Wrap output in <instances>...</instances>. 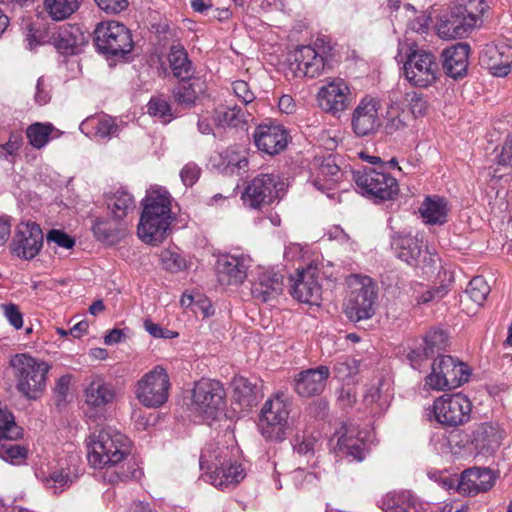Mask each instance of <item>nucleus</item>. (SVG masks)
Instances as JSON below:
<instances>
[{
    "label": "nucleus",
    "instance_id": "54",
    "mask_svg": "<svg viewBox=\"0 0 512 512\" xmlns=\"http://www.w3.org/2000/svg\"><path fill=\"white\" fill-rule=\"evenodd\" d=\"M406 100L408 102L411 113L415 117H420L426 114L428 109V102L424 98L423 94L418 92L407 93Z\"/></svg>",
    "mask_w": 512,
    "mask_h": 512
},
{
    "label": "nucleus",
    "instance_id": "55",
    "mask_svg": "<svg viewBox=\"0 0 512 512\" xmlns=\"http://www.w3.org/2000/svg\"><path fill=\"white\" fill-rule=\"evenodd\" d=\"M232 90L235 96L245 105H250L255 100V94L249 87V84L243 80H237L232 83Z\"/></svg>",
    "mask_w": 512,
    "mask_h": 512
},
{
    "label": "nucleus",
    "instance_id": "17",
    "mask_svg": "<svg viewBox=\"0 0 512 512\" xmlns=\"http://www.w3.org/2000/svg\"><path fill=\"white\" fill-rule=\"evenodd\" d=\"M380 102L372 97L362 98L351 114V129L357 137L374 136L382 126Z\"/></svg>",
    "mask_w": 512,
    "mask_h": 512
},
{
    "label": "nucleus",
    "instance_id": "38",
    "mask_svg": "<svg viewBox=\"0 0 512 512\" xmlns=\"http://www.w3.org/2000/svg\"><path fill=\"white\" fill-rule=\"evenodd\" d=\"M81 2L82 0H44L43 6L52 20L63 21L79 9Z\"/></svg>",
    "mask_w": 512,
    "mask_h": 512
},
{
    "label": "nucleus",
    "instance_id": "23",
    "mask_svg": "<svg viewBox=\"0 0 512 512\" xmlns=\"http://www.w3.org/2000/svg\"><path fill=\"white\" fill-rule=\"evenodd\" d=\"M288 136L282 125L273 122L258 125L253 134L256 147L271 156L279 154L287 147Z\"/></svg>",
    "mask_w": 512,
    "mask_h": 512
},
{
    "label": "nucleus",
    "instance_id": "8",
    "mask_svg": "<svg viewBox=\"0 0 512 512\" xmlns=\"http://www.w3.org/2000/svg\"><path fill=\"white\" fill-rule=\"evenodd\" d=\"M470 375L471 369L466 363L450 355H442L434 360L425 382L433 390H450L468 382Z\"/></svg>",
    "mask_w": 512,
    "mask_h": 512
},
{
    "label": "nucleus",
    "instance_id": "3",
    "mask_svg": "<svg viewBox=\"0 0 512 512\" xmlns=\"http://www.w3.org/2000/svg\"><path fill=\"white\" fill-rule=\"evenodd\" d=\"M171 197L167 190H151L143 199V211L138 224L139 238L156 245L165 238L171 224Z\"/></svg>",
    "mask_w": 512,
    "mask_h": 512
},
{
    "label": "nucleus",
    "instance_id": "62",
    "mask_svg": "<svg viewBox=\"0 0 512 512\" xmlns=\"http://www.w3.org/2000/svg\"><path fill=\"white\" fill-rule=\"evenodd\" d=\"M71 383V377L69 375L61 376L54 387V394L56 398L57 405L59 406L61 403L66 401V397L69 392Z\"/></svg>",
    "mask_w": 512,
    "mask_h": 512
},
{
    "label": "nucleus",
    "instance_id": "32",
    "mask_svg": "<svg viewBox=\"0 0 512 512\" xmlns=\"http://www.w3.org/2000/svg\"><path fill=\"white\" fill-rule=\"evenodd\" d=\"M49 42L59 53L73 55L78 53L84 44V35L78 27L66 25L54 32Z\"/></svg>",
    "mask_w": 512,
    "mask_h": 512
},
{
    "label": "nucleus",
    "instance_id": "57",
    "mask_svg": "<svg viewBox=\"0 0 512 512\" xmlns=\"http://www.w3.org/2000/svg\"><path fill=\"white\" fill-rule=\"evenodd\" d=\"M404 112L392 110L388 112V117L385 124V129L388 134H392L396 131L403 130L406 128L407 123L404 117Z\"/></svg>",
    "mask_w": 512,
    "mask_h": 512
},
{
    "label": "nucleus",
    "instance_id": "47",
    "mask_svg": "<svg viewBox=\"0 0 512 512\" xmlns=\"http://www.w3.org/2000/svg\"><path fill=\"white\" fill-rule=\"evenodd\" d=\"M147 106L148 113L163 124H167L175 118L170 102L163 97H152Z\"/></svg>",
    "mask_w": 512,
    "mask_h": 512
},
{
    "label": "nucleus",
    "instance_id": "13",
    "mask_svg": "<svg viewBox=\"0 0 512 512\" xmlns=\"http://www.w3.org/2000/svg\"><path fill=\"white\" fill-rule=\"evenodd\" d=\"M472 403L462 393L444 394L434 400L430 409L434 419L443 426L456 427L469 421Z\"/></svg>",
    "mask_w": 512,
    "mask_h": 512
},
{
    "label": "nucleus",
    "instance_id": "6",
    "mask_svg": "<svg viewBox=\"0 0 512 512\" xmlns=\"http://www.w3.org/2000/svg\"><path fill=\"white\" fill-rule=\"evenodd\" d=\"M360 193L374 202L393 200L399 193L398 181L382 169L363 168L353 171Z\"/></svg>",
    "mask_w": 512,
    "mask_h": 512
},
{
    "label": "nucleus",
    "instance_id": "61",
    "mask_svg": "<svg viewBox=\"0 0 512 512\" xmlns=\"http://www.w3.org/2000/svg\"><path fill=\"white\" fill-rule=\"evenodd\" d=\"M47 241L54 242L59 247L70 249L74 246V239L61 230H50L47 234Z\"/></svg>",
    "mask_w": 512,
    "mask_h": 512
},
{
    "label": "nucleus",
    "instance_id": "43",
    "mask_svg": "<svg viewBox=\"0 0 512 512\" xmlns=\"http://www.w3.org/2000/svg\"><path fill=\"white\" fill-rule=\"evenodd\" d=\"M246 150L241 146H232L225 149L221 154L222 165L230 172L244 169L248 165Z\"/></svg>",
    "mask_w": 512,
    "mask_h": 512
},
{
    "label": "nucleus",
    "instance_id": "51",
    "mask_svg": "<svg viewBox=\"0 0 512 512\" xmlns=\"http://www.w3.org/2000/svg\"><path fill=\"white\" fill-rule=\"evenodd\" d=\"M402 9L408 13L411 12L416 15L413 19H411L408 23V30L411 32H415L418 34L427 33L430 25V16H428L425 12H421L416 14L414 7L406 3L403 5Z\"/></svg>",
    "mask_w": 512,
    "mask_h": 512
},
{
    "label": "nucleus",
    "instance_id": "25",
    "mask_svg": "<svg viewBox=\"0 0 512 512\" xmlns=\"http://www.w3.org/2000/svg\"><path fill=\"white\" fill-rule=\"evenodd\" d=\"M330 376V369L320 365L316 368L302 370L294 377V390L300 397L320 395Z\"/></svg>",
    "mask_w": 512,
    "mask_h": 512
},
{
    "label": "nucleus",
    "instance_id": "12",
    "mask_svg": "<svg viewBox=\"0 0 512 512\" xmlns=\"http://www.w3.org/2000/svg\"><path fill=\"white\" fill-rule=\"evenodd\" d=\"M225 396V389L219 381L201 379L193 388L191 409L204 420H213L224 410Z\"/></svg>",
    "mask_w": 512,
    "mask_h": 512
},
{
    "label": "nucleus",
    "instance_id": "21",
    "mask_svg": "<svg viewBox=\"0 0 512 512\" xmlns=\"http://www.w3.org/2000/svg\"><path fill=\"white\" fill-rule=\"evenodd\" d=\"M480 64L493 76H507L511 71L512 45L504 42L485 45L480 53Z\"/></svg>",
    "mask_w": 512,
    "mask_h": 512
},
{
    "label": "nucleus",
    "instance_id": "9",
    "mask_svg": "<svg viewBox=\"0 0 512 512\" xmlns=\"http://www.w3.org/2000/svg\"><path fill=\"white\" fill-rule=\"evenodd\" d=\"M170 388L171 383L166 369L155 366L135 383L133 391L141 405L156 409L167 402Z\"/></svg>",
    "mask_w": 512,
    "mask_h": 512
},
{
    "label": "nucleus",
    "instance_id": "2",
    "mask_svg": "<svg viewBox=\"0 0 512 512\" xmlns=\"http://www.w3.org/2000/svg\"><path fill=\"white\" fill-rule=\"evenodd\" d=\"M236 447L219 446L216 443L208 444L200 456V468L210 483L221 489L237 485L245 478L241 464L237 463Z\"/></svg>",
    "mask_w": 512,
    "mask_h": 512
},
{
    "label": "nucleus",
    "instance_id": "36",
    "mask_svg": "<svg viewBox=\"0 0 512 512\" xmlns=\"http://www.w3.org/2000/svg\"><path fill=\"white\" fill-rule=\"evenodd\" d=\"M168 61L173 75L179 80L194 76L193 63L188 58V54L183 46H172L168 54Z\"/></svg>",
    "mask_w": 512,
    "mask_h": 512
},
{
    "label": "nucleus",
    "instance_id": "63",
    "mask_svg": "<svg viewBox=\"0 0 512 512\" xmlns=\"http://www.w3.org/2000/svg\"><path fill=\"white\" fill-rule=\"evenodd\" d=\"M22 145V136L19 133H11L9 140L0 145V155L3 154V151L6 152L7 155H14Z\"/></svg>",
    "mask_w": 512,
    "mask_h": 512
},
{
    "label": "nucleus",
    "instance_id": "20",
    "mask_svg": "<svg viewBox=\"0 0 512 512\" xmlns=\"http://www.w3.org/2000/svg\"><path fill=\"white\" fill-rule=\"evenodd\" d=\"M251 264L248 255L224 254L218 257L216 271L221 285H240L247 278V271Z\"/></svg>",
    "mask_w": 512,
    "mask_h": 512
},
{
    "label": "nucleus",
    "instance_id": "31",
    "mask_svg": "<svg viewBox=\"0 0 512 512\" xmlns=\"http://www.w3.org/2000/svg\"><path fill=\"white\" fill-rule=\"evenodd\" d=\"M338 433L340 435L335 450L351 460L362 461L365 458L366 442L361 433L347 426H343Z\"/></svg>",
    "mask_w": 512,
    "mask_h": 512
},
{
    "label": "nucleus",
    "instance_id": "19",
    "mask_svg": "<svg viewBox=\"0 0 512 512\" xmlns=\"http://www.w3.org/2000/svg\"><path fill=\"white\" fill-rule=\"evenodd\" d=\"M43 245V232L35 222H25L18 225L12 241V251L20 258L30 260L40 252Z\"/></svg>",
    "mask_w": 512,
    "mask_h": 512
},
{
    "label": "nucleus",
    "instance_id": "58",
    "mask_svg": "<svg viewBox=\"0 0 512 512\" xmlns=\"http://www.w3.org/2000/svg\"><path fill=\"white\" fill-rule=\"evenodd\" d=\"M97 6L107 14L116 15L126 10L129 6L128 0H94Z\"/></svg>",
    "mask_w": 512,
    "mask_h": 512
},
{
    "label": "nucleus",
    "instance_id": "49",
    "mask_svg": "<svg viewBox=\"0 0 512 512\" xmlns=\"http://www.w3.org/2000/svg\"><path fill=\"white\" fill-rule=\"evenodd\" d=\"M359 361L351 357L340 358L333 367L336 378L345 381L353 378L359 372Z\"/></svg>",
    "mask_w": 512,
    "mask_h": 512
},
{
    "label": "nucleus",
    "instance_id": "10",
    "mask_svg": "<svg viewBox=\"0 0 512 512\" xmlns=\"http://www.w3.org/2000/svg\"><path fill=\"white\" fill-rule=\"evenodd\" d=\"M97 50L107 56H124L133 49L131 31L118 21L99 23L94 30Z\"/></svg>",
    "mask_w": 512,
    "mask_h": 512
},
{
    "label": "nucleus",
    "instance_id": "5",
    "mask_svg": "<svg viewBox=\"0 0 512 512\" xmlns=\"http://www.w3.org/2000/svg\"><path fill=\"white\" fill-rule=\"evenodd\" d=\"M350 294L346 303V315L353 322L371 318L375 313L377 287L369 276L352 274L347 278Z\"/></svg>",
    "mask_w": 512,
    "mask_h": 512
},
{
    "label": "nucleus",
    "instance_id": "15",
    "mask_svg": "<svg viewBox=\"0 0 512 512\" xmlns=\"http://www.w3.org/2000/svg\"><path fill=\"white\" fill-rule=\"evenodd\" d=\"M392 247L397 257L411 266L425 269L435 264V255L428 250L422 233L397 236Z\"/></svg>",
    "mask_w": 512,
    "mask_h": 512
},
{
    "label": "nucleus",
    "instance_id": "39",
    "mask_svg": "<svg viewBox=\"0 0 512 512\" xmlns=\"http://www.w3.org/2000/svg\"><path fill=\"white\" fill-rule=\"evenodd\" d=\"M108 209L112 217L117 220H123L130 212L135 209V201L133 196L127 191L118 190L109 197Z\"/></svg>",
    "mask_w": 512,
    "mask_h": 512
},
{
    "label": "nucleus",
    "instance_id": "7",
    "mask_svg": "<svg viewBox=\"0 0 512 512\" xmlns=\"http://www.w3.org/2000/svg\"><path fill=\"white\" fill-rule=\"evenodd\" d=\"M286 186V182L278 172L261 173L246 185L241 198L244 205L261 209L280 198Z\"/></svg>",
    "mask_w": 512,
    "mask_h": 512
},
{
    "label": "nucleus",
    "instance_id": "45",
    "mask_svg": "<svg viewBox=\"0 0 512 512\" xmlns=\"http://www.w3.org/2000/svg\"><path fill=\"white\" fill-rule=\"evenodd\" d=\"M22 436V428L19 427L13 415L0 403V441L16 440Z\"/></svg>",
    "mask_w": 512,
    "mask_h": 512
},
{
    "label": "nucleus",
    "instance_id": "35",
    "mask_svg": "<svg viewBox=\"0 0 512 512\" xmlns=\"http://www.w3.org/2000/svg\"><path fill=\"white\" fill-rule=\"evenodd\" d=\"M419 212L427 224L442 225L447 222V202L437 195L427 196L421 204Z\"/></svg>",
    "mask_w": 512,
    "mask_h": 512
},
{
    "label": "nucleus",
    "instance_id": "11",
    "mask_svg": "<svg viewBox=\"0 0 512 512\" xmlns=\"http://www.w3.org/2000/svg\"><path fill=\"white\" fill-rule=\"evenodd\" d=\"M403 69L405 78L411 85L423 88L435 83L439 74L436 56L419 49L417 45L409 48Z\"/></svg>",
    "mask_w": 512,
    "mask_h": 512
},
{
    "label": "nucleus",
    "instance_id": "30",
    "mask_svg": "<svg viewBox=\"0 0 512 512\" xmlns=\"http://www.w3.org/2000/svg\"><path fill=\"white\" fill-rule=\"evenodd\" d=\"M470 46L458 43L442 52L443 69L451 78L457 79L466 75L468 68Z\"/></svg>",
    "mask_w": 512,
    "mask_h": 512
},
{
    "label": "nucleus",
    "instance_id": "60",
    "mask_svg": "<svg viewBox=\"0 0 512 512\" xmlns=\"http://www.w3.org/2000/svg\"><path fill=\"white\" fill-rule=\"evenodd\" d=\"M3 312L8 322L15 328L20 329L23 326V317L17 305L13 303L3 304Z\"/></svg>",
    "mask_w": 512,
    "mask_h": 512
},
{
    "label": "nucleus",
    "instance_id": "22",
    "mask_svg": "<svg viewBox=\"0 0 512 512\" xmlns=\"http://www.w3.org/2000/svg\"><path fill=\"white\" fill-rule=\"evenodd\" d=\"M289 70L297 78H314L321 74L325 62L312 46H301L296 49L289 57Z\"/></svg>",
    "mask_w": 512,
    "mask_h": 512
},
{
    "label": "nucleus",
    "instance_id": "24",
    "mask_svg": "<svg viewBox=\"0 0 512 512\" xmlns=\"http://www.w3.org/2000/svg\"><path fill=\"white\" fill-rule=\"evenodd\" d=\"M350 95V88L345 80L342 78H333L319 89V105L327 112H342L349 105Z\"/></svg>",
    "mask_w": 512,
    "mask_h": 512
},
{
    "label": "nucleus",
    "instance_id": "29",
    "mask_svg": "<svg viewBox=\"0 0 512 512\" xmlns=\"http://www.w3.org/2000/svg\"><path fill=\"white\" fill-rule=\"evenodd\" d=\"M206 91V83L199 76L180 79L172 89L174 101L183 108H192Z\"/></svg>",
    "mask_w": 512,
    "mask_h": 512
},
{
    "label": "nucleus",
    "instance_id": "52",
    "mask_svg": "<svg viewBox=\"0 0 512 512\" xmlns=\"http://www.w3.org/2000/svg\"><path fill=\"white\" fill-rule=\"evenodd\" d=\"M163 268L171 273H177L186 268V260L176 251L163 250L160 254Z\"/></svg>",
    "mask_w": 512,
    "mask_h": 512
},
{
    "label": "nucleus",
    "instance_id": "28",
    "mask_svg": "<svg viewBox=\"0 0 512 512\" xmlns=\"http://www.w3.org/2000/svg\"><path fill=\"white\" fill-rule=\"evenodd\" d=\"M84 398L88 407L103 409L114 402L116 390L114 385L102 376L94 375L84 388Z\"/></svg>",
    "mask_w": 512,
    "mask_h": 512
},
{
    "label": "nucleus",
    "instance_id": "53",
    "mask_svg": "<svg viewBox=\"0 0 512 512\" xmlns=\"http://www.w3.org/2000/svg\"><path fill=\"white\" fill-rule=\"evenodd\" d=\"M94 236L102 242L113 243L117 237L116 231L108 221L96 220L92 227Z\"/></svg>",
    "mask_w": 512,
    "mask_h": 512
},
{
    "label": "nucleus",
    "instance_id": "14",
    "mask_svg": "<svg viewBox=\"0 0 512 512\" xmlns=\"http://www.w3.org/2000/svg\"><path fill=\"white\" fill-rule=\"evenodd\" d=\"M289 404L279 395L268 399L259 418L261 434L269 440H282L288 428Z\"/></svg>",
    "mask_w": 512,
    "mask_h": 512
},
{
    "label": "nucleus",
    "instance_id": "1",
    "mask_svg": "<svg viewBox=\"0 0 512 512\" xmlns=\"http://www.w3.org/2000/svg\"><path fill=\"white\" fill-rule=\"evenodd\" d=\"M88 441V461L95 468H106L110 483L140 478L142 472L134 461L121 464L130 454V440L115 428L102 427L92 432Z\"/></svg>",
    "mask_w": 512,
    "mask_h": 512
},
{
    "label": "nucleus",
    "instance_id": "26",
    "mask_svg": "<svg viewBox=\"0 0 512 512\" xmlns=\"http://www.w3.org/2000/svg\"><path fill=\"white\" fill-rule=\"evenodd\" d=\"M496 474L489 468L473 467L462 472L458 484L461 494L474 496L490 490L496 481Z\"/></svg>",
    "mask_w": 512,
    "mask_h": 512
},
{
    "label": "nucleus",
    "instance_id": "44",
    "mask_svg": "<svg viewBox=\"0 0 512 512\" xmlns=\"http://www.w3.org/2000/svg\"><path fill=\"white\" fill-rule=\"evenodd\" d=\"M448 334L442 329H433L427 332L423 339L424 356L432 357L448 346Z\"/></svg>",
    "mask_w": 512,
    "mask_h": 512
},
{
    "label": "nucleus",
    "instance_id": "64",
    "mask_svg": "<svg viewBox=\"0 0 512 512\" xmlns=\"http://www.w3.org/2000/svg\"><path fill=\"white\" fill-rule=\"evenodd\" d=\"M498 163L512 167V135L507 137L498 156Z\"/></svg>",
    "mask_w": 512,
    "mask_h": 512
},
{
    "label": "nucleus",
    "instance_id": "18",
    "mask_svg": "<svg viewBox=\"0 0 512 512\" xmlns=\"http://www.w3.org/2000/svg\"><path fill=\"white\" fill-rule=\"evenodd\" d=\"M290 281L292 282L290 293L294 299L311 305L319 303L322 288L318 282L317 267L310 265L305 269L297 270Z\"/></svg>",
    "mask_w": 512,
    "mask_h": 512
},
{
    "label": "nucleus",
    "instance_id": "27",
    "mask_svg": "<svg viewBox=\"0 0 512 512\" xmlns=\"http://www.w3.org/2000/svg\"><path fill=\"white\" fill-rule=\"evenodd\" d=\"M283 289V276L273 270H264L252 282L251 294L255 300L268 303L276 300Z\"/></svg>",
    "mask_w": 512,
    "mask_h": 512
},
{
    "label": "nucleus",
    "instance_id": "50",
    "mask_svg": "<svg viewBox=\"0 0 512 512\" xmlns=\"http://www.w3.org/2000/svg\"><path fill=\"white\" fill-rule=\"evenodd\" d=\"M0 441V456L12 464H20L27 458V449L24 446Z\"/></svg>",
    "mask_w": 512,
    "mask_h": 512
},
{
    "label": "nucleus",
    "instance_id": "33",
    "mask_svg": "<svg viewBox=\"0 0 512 512\" xmlns=\"http://www.w3.org/2000/svg\"><path fill=\"white\" fill-rule=\"evenodd\" d=\"M385 512H425L423 504L409 491L388 493L382 500Z\"/></svg>",
    "mask_w": 512,
    "mask_h": 512
},
{
    "label": "nucleus",
    "instance_id": "34",
    "mask_svg": "<svg viewBox=\"0 0 512 512\" xmlns=\"http://www.w3.org/2000/svg\"><path fill=\"white\" fill-rule=\"evenodd\" d=\"M502 434L497 426L490 423L479 424L472 432L471 441L481 451L489 452L499 447Z\"/></svg>",
    "mask_w": 512,
    "mask_h": 512
},
{
    "label": "nucleus",
    "instance_id": "59",
    "mask_svg": "<svg viewBox=\"0 0 512 512\" xmlns=\"http://www.w3.org/2000/svg\"><path fill=\"white\" fill-rule=\"evenodd\" d=\"M144 328L155 338L173 339L178 336L177 332L163 328L159 324L152 322L150 319L144 321Z\"/></svg>",
    "mask_w": 512,
    "mask_h": 512
},
{
    "label": "nucleus",
    "instance_id": "40",
    "mask_svg": "<svg viewBox=\"0 0 512 512\" xmlns=\"http://www.w3.org/2000/svg\"><path fill=\"white\" fill-rule=\"evenodd\" d=\"M216 120L219 125L238 127L248 122L251 112L249 108H242L238 105L216 110Z\"/></svg>",
    "mask_w": 512,
    "mask_h": 512
},
{
    "label": "nucleus",
    "instance_id": "46",
    "mask_svg": "<svg viewBox=\"0 0 512 512\" xmlns=\"http://www.w3.org/2000/svg\"><path fill=\"white\" fill-rule=\"evenodd\" d=\"M42 482L46 488L51 489L53 493L62 492L72 483L70 469H56L51 471L47 476L42 477Z\"/></svg>",
    "mask_w": 512,
    "mask_h": 512
},
{
    "label": "nucleus",
    "instance_id": "37",
    "mask_svg": "<svg viewBox=\"0 0 512 512\" xmlns=\"http://www.w3.org/2000/svg\"><path fill=\"white\" fill-rule=\"evenodd\" d=\"M233 397L243 407H251L258 399V386L243 376H236L232 381Z\"/></svg>",
    "mask_w": 512,
    "mask_h": 512
},
{
    "label": "nucleus",
    "instance_id": "56",
    "mask_svg": "<svg viewBox=\"0 0 512 512\" xmlns=\"http://www.w3.org/2000/svg\"><path fill=\"white\" fill-rule=\"evenodd\" d=\"M200 174V167L194 162H189L181 169L180 178L186 187H191L198 181Z\"/></svg>",
    "mask_w": 512,
    "mask_h": 512
},
{
    "label": "nucleus",
    "instance_id": "42",
    "mask_svg": "<svg viewBox=\"0 0 512 512\" xmlns=\"http://www.w3.org/2000/svg\"><path fill=\"white\" fill-rule=\"evenodd\" d=\"M54 131H56V129L52 124L37 122L28 126L26 136L32 147L41 149L49 142L51 134Z\"/></svg>",
    "mask_w": 512,
    "mask_h": 512
},
{
    "label": "nucleus",
    "instance_id": "16",
    "mask_svg": "<svg viewBox=\"0 0 512 512\" xmlns=\"http://www.w3.org/2000/svg\"><path fill=\"white\" fill-rule=\"evenodd\" d=\"M476 27V17L464 5H450L437 24V33L443 39L466 36Z\"/></svg>",
    "mask_w": 512,
    "mask_h": 512
},
{
    "label": "nucleus",
    "instance_id": "41",
    "mask_svg": "<svg viewBox=\"0 0 512 512\" xmlns=\"http://www.w3.org/2000/svg\"><path fill=\"white\" fill-rule=\"evenodd\" d=\"M85 124L92 126L95 136L99 139L109 140L117 136L119 132V126L116 120L106 114L89 118Z\"/></svg>",
    "mask_w": 512,
    "mask_h": 512
},
{
    "label": "nucleus",
    "instance_id": "48",
    "mask_svg": "<svg viewBox=\"0 0 512 512\" xmlns=\"http://www.w3.org/2000/svg\"><path fill=\"white\" fill-rule=\"evenodd\" d=\"M490 293V286L482 276L472 278L465 290V294L478 306L483 305Z\"/></svg>",
    "mask_w": 512,
    "mask_h": 512
},
{
    "label": "nucleus",
    "instance_id": "4",
    "mask_svg": "<svg viewBox=\"0 0 512 512\" xmlns=\"http://www.w3.org/2000/svg\"><path fill=\"white\" fill-rule=\"evenodd\" d=\"M9 367L12 370L15 387L22 396L30 400L41 397L51 368L46 361L28 353H18L11 356Z\"/></svg>",
    "mask_w": 512,
    "mask_h": 512
}]
</instances>
